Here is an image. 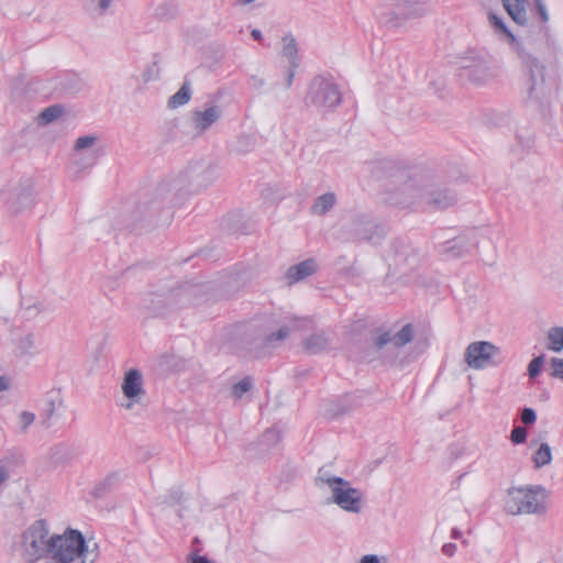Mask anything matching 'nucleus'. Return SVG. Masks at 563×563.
I'll use <instances>...</instances> for the list:
<instances>
[{"label": "nucleus", "instance_id": "nucleus-21", "mask_svg": "<svg viewBox=\"0 0 563 563\" xmlns=\"http://www.w3.org/2000/svg\"><path fill=\"white\" fill-rule=\"evenodd\" d=\"M509 16L520 26H530L527 14L528 0H501Z\"/></svg>", "mask_w": 563, "mask_h": 563}, {"label": "nucleus", "instance_id": "nucleus-33", "mask_svg": "<svg viewBox=\"0 0 563 563\" xmlns=\"http://www.w3.org/2000/svg\"><path fill=\"white\" fill-rule=\"evenodd\" d=\"M552 461V451L548 443H541L539 449L533 454V463L536 467L540 468L549 465Z\"/></svg>", "mask_w": 563, "mask_h": 563}, {"label": "nucleus", "instance_id": "nucleus-57", "mask_svg": "<svg viewBox=\"0 0 563 563\" xmlns=\"http://www.w3.org/2000/svg\"><path fill=\"white\" fill-rule=\"evenodd\" d=\"M194 542H195V543H198V542H199V539H198V538H195V539H194Z\"/></svg>", "mask_w": 563, "mask_h": 563}, {"label": "nucleus", "instance_id": "nucleus-7", "mask_svg": "<svg viewBox=\"0 0 563 563\" xmlns=\"http://www.w3.org/2000/svg\"><path fill=\"white\" fill-rule=\"evenodd\" d=\"M385 234L384 227L376 223L369 213L356 212L342 225L340 239L344 242L368 241L378 243Z\"/></svg>", "mask_w": 563, "mask_h": 563}, {"label": "nucleus", "instance_id": "nucleus-25", "mask_svg": "<svg viewBox=\"0 0 563 563\" xmlns=\"http://www.w3.org/2000/svg\"><path fill=\"white\" fill-rule=\"evenodd\" d=\"M537 16L532 20L531 30L538 33H548L549 13L543 0H533Z\"/></svg>", "mask_w": 563, "mask_h": 563}, {"label": "nucleus", "instance_id": "nucleus-40", "mask_svg": "<svg viewBox=\"0 0 563 563\" xmlns=\"http://www.w3.org/2000/svg\"><path fill=\"white\" fill-rule=\"evenodd\" d=\"M155 13L161 18H174L177 13L176 7L167 1L157 4Z\"/></svg>", "mask_w": 563, "mask_h": 563}, {"label": "nucleus", "instance_id": "nucleus-43", "mask_svg": "<svg viewBox=\"0 0 563 563\" xmlns=\"http://www.w3.org/2000/svg\"><path fill=\"white\" fill-rule=\"evenodd\" d=\"M96 141L97 136L95 135H84L76 140L74 147L76 151H82L91 147L96 143Z\"/></svg>", "mask_w": 563, "mask_h": 563}, {"label": "nucleus", "instance_id": "nucleus-14", "mask_svg": "<svg viewBox=\"0 0 563 563\" xmlns=\"http://www.w3.org/2000/svg\"><path fill=\"white\" fill-rule=\"evenodd\" d=\"M202 287L200 285L186 284L177 289L170 291L165 298L158 297L155 306L152 307L153 311L159 312L162 302H166L174 308H185L198 302V296L201 294Z\"/></svg>", "mask_w": 563, "mask_h": 563}, {"label": "nucleus", "instance_id": "nucleus-22", "mask_svg": "<svg viewBox=\"0 0 563 563\" xmlns=\"http://www.w3.org/2000/svg\"><path fill=\"white\" fill-rule=\"evenodd\" d=\"M332 343L330 334L325 331L313 333L302 341L305 351L309 354H319L327 351Z\"/></svg>", "mask_w": 563, "mask_h": 563}, {"label": "nucleus", "instance_id": "nucleus-54", "mask_svg": "<svg viewBox=\"0 0 563 563\" xmlns=\"http://www.w3.org/2000/svg\"><path fill=\"white\" fill-rule=\"evenodd\" d=\"M335 408H336L335 411L332 413L333 418L340 417L349 411V409L339 408V406H335Z\"/></svg>", "mask_w": 563, "mask_h": 563}, {"label": "nucleus", "instance_id": "nucleus-5", "mask_svg": "<svg viewBox=\"0 0 563 563\" xmlns=\"http://www.w3.org/2000/svg\"><path fill=\"white\" fill-rule=\"evenodd\" d=\"M20 555L26 563H35L51 555V536L44 519L35 520L21 534Z\"/></svg>", "mask_w": 563, "mask_h": 563}, {"label": "nucleus", "instance_id": "nucleus-6", "mask_svg": "<svg viewBox=\"0 0 563 563\" xmlns=\"http://www.w3.org/2000/svg\"><path fill=\"white\" fill-rule=\"evenodd\" d=\"M498 74L495 60L487 54L468 51L460 59L459 76L462 80L474 85H483L493 80Z\"/></svg>", "mask_w": 563, "mask_h": 563}, {"label": "nucleus", "instance_id": "nucleus-10", "mask_svg": "<svg viewBox=\"0 0 563 563\" xmlns=\"http://www.w3.org/2000/svg\"><path fill=\"white\" fill-rule=\"evenodd\" d=\"M342 100L338 85L330 78L316 76L309 84L305 103L318 111L328 112L335 109Z\"/></svg>", "mask_w": 563, "mask_h": 563}, {"label": "nucleus", "instance_id": "nucleus-53", "mask_svg": "<svg viewBox=\"0 0 563 563\" xmlns=\"http://www.w3.org/2000/svg\"><path fill=\"white\" fill-rule=\"evenodd\" d=\"M10 388V379L5 376H0V391L8 390Z\"/></svg>", "mask_w": 563, "mask_h": 563}, {"label": "nucleus", "instance_id": "nucleus-29", "mask_svg": "<svg viewBox=\"0 0 563 563\" xmlns=\"http://www.w3.org/2000/svg\"><path fill=\"white\" fill-rule=\"evenodd\" d=\"M190 98H191L190 81L185 80L183 86L179 88V90L168 99L167 106L170 109H177L179 107L187 104L190 101Z\"/></svg>", "mask_w": 563, "mask_h": 563}, {"label": "nucleus", "instance_id": "nucleus-34", "mask_svg": "<svg viewBox=\"0 0 563 563\" xmlns=\"http://www.w3.org/2000/svg\"><path fill=\"white\" fill-rule=\"evenodd\" d=\"M406 18L395 11H389L380 16V23L389 31H394L404 25Z\"/></svg>", "mask_w": 563, "mask_h": 563}, {"label": "nucleus", "instance_id": "nucleus-28", "mask_svg": "<svg viewBox=\"0 0 563 563\" xmlns=\"http://www.w3.org/2000/svg\"><path fill=\"white\" fill-rule=\"evenodd\" d=\"M123 475L120 472H112L108 474L104 478H102L93 489V495L97 498L103 497L108 492H110L121 479Z\"/></svg>", "mask_w": 563, "mask_h": 563}, {"label": "nucleus", "instance_id": "nucleus-41", "mask_svg": "<svg viewBox=\"0 0 563 563\" xmlns=\"http://www.w3.org/2000/svg\"><path fill=\"white\" fill-rule=\"evenodd\" d=\"M544 363V355L534 357L528 365V375L530 378H536L540 373Z\"/></svg>", "mask_w": 563, "mask_h": 563}, {"label": "nucleus", "instance_id": "nucleus-18", "mask_svg": "<svg viewBox=\"0 0 563 563\" xmlns=\"http://www.w3.org/2000/svg\"><path fill=\"white\" fill-rule=\"evenodd\" d=\"M64 411V399L60 390H51L46 394L41 411V423L45 428L52 427L53 422L62 418Z\"/></svg>", "mask_w": 563, "mask_h": 563}, {"label": "nucleus", "instance_id": "nucleus-15", "mask_svg": "<svg viewBox=\"0 0 563 563\" xmlns=\"http://www.w3.org/2000/svg\"><path fill=\"white\" fill-rule=\"evenodd\" d=\"M223 115L219 104H209L202 110L190 112L189 125L195 136L205 135Z\"/></svg>", "mask_w": 563, "mask_h": 563}, {"label": "nucleus", "instance_id": "nucleus-52", "mask_svg": "<svg viewBox=\"0 0 563 563\" xmlns=\"http://www.w3.org/2000/svg\"><path fill=\"white\" fill-rule=\"evenodd\" d=\"M10 470L5 465H0V487L9 479Z\"/></svg>", "mask_w": 563, "mask_h": 563}, {"label": "nucleus", "instance_id": "nucleus-1", "mask_svg": "<svg viewBox=\"0 0 563 563\" xmlns=\"http://www.w3.org/2000/svg\"><path fill=\"white\" fill-rule=\"evenodd\" d=\"M391 181L394 188L388 191L386 200L398 209L442 211L459 200L453 190L437 183L433 170L426 166L397 167Z\"/></svg>", "mask_w": 563, "mask_h": 563}, {"label": "nucleus", "instance_id": "nucleus-13", "mask_svg": "<svg viewBox=\"0 0 563 563\" xmlns=\"http://www.w3.org/2000/svg\"><path fill=\"white\" fill-rule=\"evenodd\" d=\"M499 352V347L488 341H476L466 347L464 358L471 368L483 369L496 364L493 360Z\"/></svg>", "mask_w": 563, "mask_h": 563}, {"label": "nucleus", "instance_id": "nucleus-23", "mask_svg": "<svg viewBox=\"0 0 563 563\" xmlns=\"http://www.w3.org/2000/svg\"><path fill=\"white\" fill-rule=\"evenodd\" d=\"M336 203L338 198L335 192L327 191L313 200L310 207V213L316 217H324L336 206Z\"/></svg>", "mask_w": 563, "mask_h": 563}, {"label": "nucleus", "instance_id": "nucleus-46", "mask_svg": "<svg viewBox=\"0 0 563 563\" xmlns=\"http://www.w3.org/2000/svg\"><path fill=\"white\" fill-rule=\"evenodd\" d=\"M537 420L536 411L532 408H525L521 411V421L525 424H532Z\"/></svg>", "mask_w": 563, "mask_h": 563}, {"label": "nucleus", "instance_id": "nucleus-32", "mask_svg": "<svg viewBox=\"0 0 563 563\" xmlns=\"http://www.w3.org/2000/svg\"><path fill=\"white\" fill-rule=\"evenodd\" d=\"M547 347L553 352L563 350V328L556 327L549 330Z\"/></svg>", "mask_w": 563, "mask_h": 563}, {"label": "nucleus", "instance_id": "nucleus-12", "mask_svg": "<svg viewBox=\"0 0 563 563\" xmlns=\"http://www.w3.org/2000/svg\"><path fill=\"white\" fill-rule=\"evenodd\" d=\"M121 390L125 398V402L121 407L125 410H133L135 406L142 405V400L146 395L142 373L136 368H130L124 373Z\"/></svg>", "mask_w": 563, "mask_h": 563}, {"label": "nucleus", "instance_id": "nucleus-8", "mask_svg": "<svg viewBox=\"0 0 563 563\" xmlns=\"http://www.w3.org/2000/svg\"><path fill=\"white\" fill-rule=\"evenodd\" d=\"M510 49L520 59L522 67L542 63L554 55L550 37H505Z\"/></svg>", "mask_w": 563, "mask_h": 563}, {"label": "nucleus", "instance_id": "nucleus-24", "mask_svg": "<svg viewBox=\"0 0 563 563\" xmlns=\"http://www.w3.org/2000/svg\"><path fill=\"white\" fill-rule=\"evenodd\" d=\"M305 324L311 323V320L308 318L299 319L295 318L291 320V327H283L280 328L276 333H272L266 336L265 339V345L268 347H273L276 342L284 341L291 330H299Z\"/></svg>", "mask_w": 563, "mask_h": 563}, {"label": "nucleus", "instance_id": "nucleus-26", "mask_svg": "<svg viewBox=\"0 0 563 563\" xmlns=\"http://www.w3.org/2000/svg\"><path fill=\"white\" fill-rule=\"evenodd\" d=\"M36 202V192L33 186L29 185L22 188L15 198V212H22L31 209Z\"/></svg>", "mask_w": 563, "mask_h": 563}, {"label": "nucleus", "instance_id": "nucleus-17", "mask_svg": "<svg viewBox=\"0 0 563 563\" xmlns=\"http://www.w3.org/2000/svg\"><path fill=\"white\" fill-rule=\"evenodd\" d=\"M413 333V325L407 323L396 333H391L390 331L379 333L374 340V345L377 350H383L388 345L399 349L412 341Z\"/></svg>", "mask_w": 563, "mask_h": 563}, {"label": "nucleus", "instance_id": "nucleus-16", "mask_svg": "<svg viewBox=\"0 0 563 563\" xmlns=\"http://www.w3.org/2000/svg\"><path fill=\"white\" fill-rule=\"evenodd\" d=\"M478 233L470 231L461 236L438 243L439 252L451 257H461L478 244Z\"/></svg>", "mask_w": 563, "mask_h": 563}, {"label": "nucleus", "instance_id": "nucleus-55", "mask_svg": "<svg viewBox=\"0 0 563 563\" xmlns=\"http://www.w3.org/2000/svg\"><path fill=\"white\" fill-rule=\"evenodd\" d=\"M461 536H462V533H461V531H460L459 529H455V528H454V529L452 530V538H454V539H460V538H461Z\"/></svg>", "mask_w": 563, "mask_h": 563}, {"label": "nucleus", "instance_id": "nucleus-56", "mask_svg": "<svg viewBox=\"0 0 563 563\" xmlns=\"http://www.w3.org/2000/svg\"><path fill=\"white\" fill-rule=\"evenodd\" d=\"M251 35H262L261 32L257 29H253L251 31Z\"/></svg>", "mask_w": 563, "mask_h": 563}, {"label": "nucleus", "instance_id": "nucleus-9", "mask_svg": "<svg viewBox=\"0 0 563 563\" xmlns=\"http://www.w3.org/2000/svg\"><path fill=\"white\" fill-rule=\"evenodd\" d=\"M526 101L542 107L554 89V81L545 74L543 63L522 67Z\"/></svg>", "mask_w": 563, "mask_h": 563}, {"label": "nucleus", "instance_id": "nucleus-38", "mask_svg": "<svg viewBox=\"0 0 563 563\" xmlns=\"http://www.w3.org/2000/svg\"><path fill=\"white\" fill-rule=\"evenodd\" d=\"M253 387V379L250 376L244 377L232 386V395L240 399L243 395L250 391Z\"/></svg>", "mask_w": 563, "mask_h": 563}, {"label": "nucleus", "instance_id": "nucleus-37", "mask_svg": "<svg viewBox=\"0 0 563 563\" xmlns=\"http://www.w3.org/2000/svg\"><path fill=\"white\" fill-rule=\"evenodd\" d=\"M63 114V108L58 104L47 107L44 109L38 119L42 123L48 124L54 120L58 119Z\"/></svg>", "mask_w": 563, "mask_h": 563}, {"label": "nucleus", "instance_id": "nucleus-36", "mask_svg": "<svg viewBox=\"0 0 563 563\" xmlns=\"http://www.w3.org/2000/svg\"><path fill=\"white\" fill-rule=\"evenodd\" d=\"M69 448L66 444H56L49 450V456L56 464L66 462L69 459Z\"/></svg>", "mask_w": 563, "mask_h": 563}, {"label": "nucleus", "instance_id": "nucleus-44", "mask_svg": "<svg viewBox=\"0 0 563 563\" xmlns=\"http://www.w3.org/2000/svg\"><path fill=\"white\" fill-rule=\"evenodd\" d=\"M527 439V430L523 427H515L510 434V440L515 444H521Z\"/></svg>", "mask_w": 563, "mask_h": 563}, {"label": "nucleus", "instance_id": "nucleus-39", "mask_svg": "<svg viewBox=\"0 0 563 563\" xmlns=\"http://www.w3.org/2000/svg\"><path fill=\"white\" fill-rule=\"evenodd\" d=\"M35 415L31 411H22L18 416V427L20 433H26L27 429L34 423Z\"/></svg>", "mask_w": 563, "mask_h": 563}, {"label": "nucleus", "instance_id": "nucleus-48", "mask_svg": "<svg viewBox=\"0 0 563 563\" xmlns=\"http://www.w3.org/2000/svg\"><path fill=\"white\" fill-rule=\"evenodd\" d=\"M489 20H490L492 24H493L494 26H496V30H498V31H500V32L505 33V35H512V34L507 30V27H506L505 23L503 22V20H501L500 18H498V16H496V15L492 14V15L489 16Z\"/></svg>", "mask_w": 563, "mask_h": 563}, {"label": "nucleus", "instance_id": "nucleus-27", "mask_svg": "<svg viewBox=\"0 0 563 563\" xmlns=\"http://www.w3.org/2000/svg\"><path fill=\"white\" fill-rule=\"evenodd\" d=\"M256 147V139L250 134L240 135L230 146V154L243 156L253 152Z\"/></svg>", "mask_w": 563, "mask_h": 563}, {"label": "nucleus", "instance_id": "nucleus-51", "mask_svg": "<svg viewBox=\"0 0 563 563\" xmlns=\"http://www.w3.org/2000/svg\"><path fill=\"white\" fill-rule=\"evenodd\" d=\"M442 553L449 558H452L456 552V544L455 543H445L442 549Z\"/></svg>", "mask_w": 563, "mask_h": 563}, {"label": "nucleus", "instance_id": "nucleus-20", "mask_svg": "<svg viewBox=\"0 0 563 563\" xmlns=\"http://www.w3.org/2000/svg\"><path fill=\"white\" fill-rule=\"evenodd\" d=\"M318 269V264L313 258H308L299 264L290 266L286 272V279L289 285L299 283L313 275Z\"/></svg>", "mask_w": 563, "mask_h": 563}, {"label": "nucleus", "instance_id": "nucleus-30", "mask_svg": "<svg viewBox=\"0 0 563 563\" xmlns=\"http://www.w3.org/2000/svg\"><path fill=\"white\" fill-rule=\"evenodd\" d=\"M397 8L406 10L410 16H421L426 13L424 0H393Z\"/></svg>", "mask_w": 563, "mask_h": 563}, {"label": "nucleus", "instance_id": "nucleus-31", "mask_svg": "<svg viewBox=\"0 0 563 563\" xmlns=\"http://www.w3.org/2000/svg\"><path fill=\"white\" fill-rule=\"evenodd\" d=\"M280 441V433L276 429H267L260 438L258 445L262 453H269Z\"/></svg>", "mask_w": 563, "mask_h": 563}, {"label": "nucleus", "instance_id": "nucleus-19", "mask_svg": "<svg viewBox=\"0 0 563 563\" xmlns=\"http://www.w3.org/2000/svg\"><path fill=\"white\" fill-rule=\"evenodd\" d=\"M279 46L282 48L283 55L288 58L290 64L286 77V88H289L292 85L296 68L299 66L297 57V43L295 37H282Z\"/></svg>", "mask_w": 563, "mask_h": 563}, {"label": "nucleus", "instance_id": "nucleus-49", "mask_svg": "<svg viewBox=\"0 0 563 563\" xmlns=\"http://www.w3.org/2000/svg\"><path fill=\"white\" fill-rule=\"evenodd\" d=\"M159 76V70L157 68V65L156 64H153L152 67H150L146 71H144L143 74V78H144V81L147 82V81H152V80H156Z\"/></svg>", "mask_w": 563, "mask_h": 563}, {"label": "nucleus", "instance_id": "nucleus-2", "mask_svg": "<svg viewBox=\"0 0 563 563\" xmlns=\"http://www.w3.org/2000/svg\"><path fill=\"white\" fill-rule=\"evenodd\" d=\"M51 558L55 563H93L98 553L89 549L79 530L67 528L62 534L51 536Z\"/></svg>", "mask_w": 563, "mask_h": 563}, {"label": "nucleus", "instance_id": "nucleus-3", "mask_svg": "<svg viewBox=\"0 0 563 563\" xmlns=\"http://www.w3.org/2000/svg\"><path fill=\"white\" fill-rule=\"evenodd\" d=\"M314 483L321 489L327 487L330 492L329 500L342 510L352 514H360L362 511L363 493L358 488L353 487L349 481L320 468Z\"/></svg>", "mask_w": 563, "mask_h": 563}, {"label": "nucleus", "instance_id": "nucleus-11", "mask_svg": "<svg viewBox=\"0 0 563 563\" xmlns=\"http://www.w3.org/2000/svg\"><path fill=\"white\" fill-rule=\"evenodd\" d=\"M185 173L192 186L198 189H205L219 178L220 162L211 155L197 157L189 162Z\"/></svg>", "mask_w": 563, "mask_h": 563}, {"label": "nucleus", "instance_id": "nucleus-45", "mask_svg": "<svg viewBox=\"0 0 563 563\" xmlns=\"http://www.w3.org/2000/svg\"><path fill=\"white\" fill-rule=\"evenodd\" d=\"M551 376L563 379V358L553 357L551 360Z\"/></svg>", "mask_w": 563, "mask_h": 563}, {"label": "nucleus", "instance_id": "nucleus-50", "mask_svg": "<svg viewBox=\"0 0 563 563\" xmlns=\"http://www.w3.org/2000/svg\"><path fill=\"white\" fill-rule=\"evenodd\" d=\"M113 0H98L96 11L98 14H104L111 7Z\"/></svg>", "mask_w": 563, "mask_h": 563}, {"label": "nucleus", "instance_id": "nucleus-4", "mask_svg": "<svg viewBox=\"0 0 563 563\" xmlns=\"http://www.w3.org/2000/svg\"><path fill=\"white\" fill-rule=\"evenodd\" d=\"M548 492L541 485L510 487L505 498V510L512 516L542 515L547 511Z\"/></svg>", "mask_w": 563, "mask_h": 563}, {"label": "nucleus", "instance_id": "nucleus-42", "mask_svg": "<svg viewBox=\"0 0 563 563\" xmlns=\"http://www.w3.org/2000/svg\"><path fill=\"white\" fill-rule=\"evenodd\" d=\"M516 139L523 150H530L534 145V135L530 132L518 133Z\"/></svg>", "mask_w": 563, "mask_h": 563}, {"label": "nucleus", "instance_id": "nucleus-47", "mask_svg": "<svg viewBox=\"0 0 563 563\" xmlns=\"http://www.w3.org/2000/svg\"><path fill=\"white\" fill-rule=\"evenodd\" d=\"M357 563H388L387 558L384 555L377 554H365L363 555Z\"/></svg>", "mask_w": 563, "mask_h": 563}, {"label": "nucleus", "instance_id": "nucleus-35", "mask_svg": "<svg viewBox=\"0 0 563 563\" xmlns=\"http://www.w3.org/2000/svg\"><path fill=\"white\" fill-rule=\"evenodd\" d=\"M35 351L34 336L31 333H26L16 341L15 352L20 355L32 354Z\"/></svg>", "mask_w": 563, "mask_h": 563}]
</instances>
